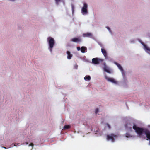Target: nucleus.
<instances>
[{"mask_svg": "<svg viewBox=\"0 0 150 150\" xmlns=\"http://www.w3.org/2000/svg\"><path fill=\"white\" fill-rule=\"evenodd\" d=\"M47 41L49 44V50L51 52H52V49L55 44L54 39L50 37H49L47 38Z\"/></svg>", "mask_w": 150, "mask_h": 150, "instance_id": "f257e3e1", "label": "nucleus"}, {"mask_svg": "<svg viewBox=\"0 0 150 150\" xmlns=\"http://www.w3.org/2000/svg\"><path fill=\"white\" fill-rule=\"evenodd\" d=\"M103 61V59L97 58H93L92 59V63L95 64H99Z\"/></svg>", "mask_w": 150, "mask_h": 150, "instance_id": "f03ea898", "label": "nucleus"}, {"mask_svg": "<svg viewBox=\"0 0 150 150\" xmlns=\"http://www.w3.org/2000/svg\"><path fill=\"white\" fill-rule=\"evenodd\" d=\"M87 4L86 3H84L83 4V6L82 8L81 9V12L83 14H85L87 13Z\"/></svg>", "mask_w": 150, "mask_h": 150, "instance_id": "7ed1b4c3", "label": "nucleus"}, {"mask_svg": "<svg viewBox=\"0 0 150 150\" xmlns=\"http://www.w3.org/2000/svg\"><path fill=\"white\" fill-rule=\"evenodd\" d=\"M116 137V135H115L114 134H112L110 135H107V139L108 140H111L112 142L114 141V137Z\"/></svg>", "mask_w": 150, "mask_h": 150, "instance_id": "20e7f679", "label": "nucleus"}, {"mask_svg": "<svg viewBox=\"0 0 150 150\" xmlns=\"http://www.w3.org/2000/svg\"><path fill=\"white\" fill-rule=\"evenodd\" d=\"M105 78L108 81L111 82L115 84H117V82L113 78H108L107 76H105Z\"/></svg>", "mask_w": 150, "mask_h": 150, "instance_id": "39448f33", "label": "nucleus"}, {"mask_svg": "<svg viewBox=\"0 0 150 150\" xmlns=\"http://www.w3.org/2000/svg\"><path fill=\"white\" fill-rule=\"evenodd\" d=\"M81 40L80 38H74L71 40V41L75 42H80Z\"/></svg>", "mask_w": 150, "mask_h": 150, "instance_id": "423d86ee", "label": "nucleus"}, {"mask_svg": "<svg viewBox=\"0 0 150 150\" xmlns=\"http://www.w3.org/2000/svg\"><path fill=\"white\" fill-rule=\"evenodd\" d=\"M83 36L84 37H87L92 38L93 37V35L91 33H83Z\"/></svg>", "mask_w": 150, "mask_h": 150, "instance_id": "0eeeda50", "label": "nucleus"}, {"mask_svg": "<svg viewBox=\"0 0 150 150\" xmlns=\"http://www.w3.org/2000/svg\"><path fill=\"white\" fill-rule=\"evenodd\" d=\"M142 45H143L145 50L148 53L150 54V48L148 47L144 43H142Z\"/></svg>", "mask_w": 150, "mask_h": 150, "instance_id": "6e6552de", "label": "nucleus"}, {"mask_svg": "<svg viewBox=\"0 0 150 150\" xmlns=\"http://www.w3.org/2000/svg\"><path fill=\"white\" fill-rule=\"evenodd\" d=\"M101 52L105 58L107 57V54L106 50L104 48H101Z\"/></svg>", "mask_w": 150, "mask_h": 150, "instance_id": "1a4fd4ad", "label": "nucleus"}, {"mask_svg": "<svg viewBox=\"0 0 150 150\" xmlns=\"http://www.w3.org/2000/svg\"><path fill=\"white\" fill-rule=\"evenodd\" d=\"M66 53L67 54V58L69 59H71L72 57V55L71 54L70 52L69 51H67Z\"/></svg>", "mask_w": 150, "mask_h": 150, "instance_id": "9d476101", "label": "nucleus"}, {"mask_svg": "<svg viewBox=\"0 0 150 150\" xmlns=\"http://www.w3.org/2000/svg\"><path fill=\"white\" fill-rule=\"evenodd\" d=\"M103 69L104 71L108 73H111L110 71L109 70L108 67L105 65V66L103 68Z\"/></svg>", "mask_w": 150, "mask_h": 150, "instance_id": "9b49d317", "label": "nucleus"}, {"mask_svg": "<svg viewBox=\"0 0 150 150\" xmlns=\"http://www.w3.org/2000/svg\"><path fill=\"white\" fill-rule=\"evenodd\" d=\"M115 64L117 66V67H118L119 69L121 70V71L122 72H123V69L122 67L121 66V65L120 64L117 62L115 63Z\"/></svg>", "mask_w": 150, "mask_h": 150, "instance_id": "f8f14e48", "label": "nucleus"}, {"mask_svg": "<svg viewBox=\"0 0 150 150\" xmlns=\"http://www.w3.org/2000/svg\"><path fill=\"white\" fill-rule=\"evenodd\" d=\"M86 48L85 47H81V52L83 53L85 52V51Z\"/></svg>", "mask_w": 150, "mask_h": 150, "instance_id": "ddd939ff", "label": "nucleus"}, {"mask_svg": "<svg viewBox=\"0 0 150 150\" xmlns=\"http://www.w3.org/2000/svg\"><path fill=\"white\" fill-rule=\"evenodd\" d=\"M71 126L69 125H65L64 127V129H68L70 128Z\"/></svg>", "mask_w": 150, "mask_h": 150, "instance_id": "4468645a", "label": "nucleus"}, {"mask_svg": "<svg viewBox=\"0 0 150 150\" xmlns=\"http://www.w3.org/2000/svg\"><path fill=\"white\" fill-rule=\"evenodd\" d=\"M84 79L85 80L89 81L91 79V77L89 76H86L84 77Z\"/></svg>", "mask_w": 150, "mask_h": 150, "instance_id": "2eb2a0df", "label": "nucleus"}, {"mask_svg": "<svg viewBox=\"0 0 150 150\" xmlns=\"http://www.w3.org/2000/svg\"><path fill=\"white\" fill-rule=\"evenodd\" d=\"M96 130H95V129H94L93 127H92V129H91V130H92V131H94L95 132H97V131L98 130V128H96Z\"/></svg>", "mask_w": 150, "mask_h": 150, "instance_id": "dca6fc26", "label": "nucleus"}, {"mask_svg": "<svg viewBox=\"0 0 150 150\" xmlns=\"http://www.w3.org/2000/svg\"><path fill=\"white\" fill-rule=\"evenodd\" d=\"M72 9V12L73 13L74 12V6L73 5H72L71 6Z\"/></svg>", "mask_w": 150, "mask_h": 150, "instance_id": "f3484780", "label": "nucleus"}, {"mask_svg": "<svg viewBox=\"0 0 150 150\" xmlns=\"http://www.w3.org/2000/svg\"><path fill=\"white\" fill-rule=\"evenodd\" d=\"M99 110L98 108H97L95 110V113L96 114H97Z\"/></svg>", "mask_w": 150, "mask_h": 150, "instance_id": "a211bd4d", "label": "nucleus"}, {"mask_svg": "<svg viewBox=\"0 0 150 150\" xmlns=\"http://www.w3.org/2000/svg\"><path fill=\"white\" fill-rule=\"evenodd\" d=\"M74 69H77L78 68V65L77 64H75L74 66Z\"/></svg>", "mask_w": 150, "mask_h": 150, "instance_id": "6ab92c4d", "label": "nucleus"}, {"mask_svg": "<svg viewBox=\"0 0 150 150\" xmlns=\"http://www.w3.org/2000/svg\"><path fill=\"white\" fill-rule=\"evenodd\" d=\"M34 144L33 143H31L29 145V146H31L32 147V149L33 148Z\"/></svg>", "mask_w": 150, "mask_h": 150, "instance_id": "aec40b11", "label": "nucleus"}, {"mask_svg": "<svg viewBox=\"0 0 150 150\" xmlns=\"http://www.w3.org/2000/svg\"><path fill=\"white\" fill-rule=\"evenodd\" d=\"M57 4H58V3L60 1V0H55Z\"/></svg>", "mask_w": 150, "mask_h": 150, "instance_id": "412c9836", "label": "nucleus"}, {"mask_svg": "<svg viewBox=\"0 0 150 150\" xmlns=\"http://www.w3.org/2000/svg\"><path fill=\"white\" fill-rule=\"evenodd\" d=\"M107 126L108 127L109 129H110V125L108 124L107 123Z\"/></svg>", "mask_w": 150, "mask_h": 150, "instance_id": "4be33fe9", "label": "nucleus"}, {"mask_svg": "<svg viewBox=\"0 0 150 150\" xmlns=\"http://www.w3.org/2000/svg\"><path fill=\"white\" fill-rule=\"evenodd\" d=\"M19 144V143H15L14 144V146H16L18 145V144Z\"/></svg>", "mask_w": 150, "mask_h": 150, "instance_id": "5701e85b", "label": "nucleus"}, {"mask_svg": "<svg viewBox=\"0 0 150 150\" xmlns=\"http://www.w3.org/2000/svg\"><path fill=\"white\" fill-rule=\"evenodd\" d=\"M77 49L78 50H79V49H80V47H77Z\"/></svg>", "mask_w": 150, "mask_h": 150, "instance_id": "b1692460", "label": "nucleus"}, {"mask_svg": "<svg viewBox=\"0 0 150 150\" xmlns=\"http://www.w3.org/2000/svg\"><path fill=\"white\" fill-rule=\"evenodd\" d=\"M107 28L108 29H109L110 30V28H109V27H107Z\"/></svg>", "mask_w": 150, "mask_h": 150, "instance_id": "393cba45", "label": "nucleus"}, {"mask_svg": "<svg viewBox=\"0 0 150 150\" xmlns=\"http://www.w3.org/2000/svg\"><path fill=\"white\" fill-rule=\"evenodd\" d=\"M129 128L130 129H132V127H130Z\"/></svg>", "mask_w": 150, "mask_h": 150, "instance_id": "a878e982", "label": "nucleus"}, {"mask_svg": "<svg viewBox=\"0 0 150 150\" xmlns=\"http://www.w3.org/2000/svg\"><path fill=\"white\" fill-rule=\"evenodd\" d=\"M28 143L27 142H26V144H28Z\"/></svg>", "mask_w": 150, "mask_h": 150, "instance_id": "bb28decb", "label": "nucleus"}]
</instances>
